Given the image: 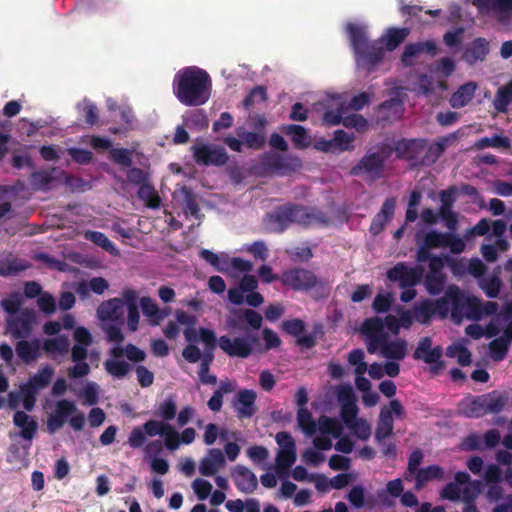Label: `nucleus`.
<instances>
[{
    "mask_svg": "<svg viewBox=\"0 0 512 512\" xmlns=\"http://www.w3.org/2000/svg\"><path fill=\"white\" fill-rule=\"evenodd\" d=\"M183 195V204L185 214L193 216L195 219H200V207L197 202V196L190 187L183 186L180 190Z\"/></svg>",
    "mask_w": 512,
    "mask_h": 512,
    "instance_id": "c03bdc74",
    "label": "nucleus"
},
{
    "mask_svg": "<svg viewBox=\"0 0 512 512\" xmlns=\"http://www.w3.org/2000/svg\"><path fill=\"white\" fill-rule=\"evenodd\" d=\"M252 267V263L248 260H244L240 257L229 258L225 255L221 263L220 272L237 276L239 273L250 272Z\"/></svg>",
    "mask_w": 512,
    "mask_h": 512,
    "instance_id": "2f4dec72",
    "label": "nucleus"
},
{
    "mask_svg": "<svg viewBox=\"0 0 512 512\" xmlns=\"http://www.w3.org/2000/svg\"><path fill=\"white\" fill-rule=\"evenodd\" d=\"M194 161L204 166H223L229 156L226 150L221 146H213L209 144H196L191 147Z\"/></svg>",
    "mask_w": 512,
    "mask_h": 512,
    "instance_id": "9b49d317",
    "label": "nucleus"
},
{
    "mask_svg": "<svg viewBox=\"0 0 512 512\" xmlns=\"http://www.w3.org/2000/svg\"><path fill=\"white\" fill-rule=\"evenodd\" d=\"M210 75L197 66L180 69L174 76L173 92L180 103L194 107L205 104L211 95Z\"/></svg>",
    "mask_w": 512,
    "mask_h": 512,
    "instance_id": "f03ea898",
    "label": "nucleus"
},
{
    "mask_svg": "<svg viewBox=\"0 0 512 512\" xmlns=\"http://www.w3.org/2000/svg\"><path fill=\"white\" fill-rule=\"evenodd\" d=\"M156 416L160 417L164 422L173 420L177 415V406L172 398H167L161 402L155 412Z\"/></svg>",
    "mask_w": 512,
    "mask_h": 512,
    "instance_id": "4d7b16f0",
    "label": "nucleus"
},
{
    "mask_svg": "<svg viewBox=\"0 0 512 512\" xmlns=\"http://www.w3.org/2000/svg\"><path fill=\"white\" fill-rule=\"evenodd\" d=\"M232 478L237 488L243 492L256 489V476L244 466H237L232 472Z\"/></svg>",
    "mask_w": 512,
    "mask_h": 512,
    "instance_id": "cd10ccee",
    "label": "nucleus"
},
{
    "mask_svg": "<svg viewBox=\"0 0 512 512\" xmlns=\"http://www.w3.org/2000/svg\"><path fill=\"white\" fill-rule=\"evenodd\" d=\"M407 352V342L404 339L388 340L385 338V343L382 350V355L385 358L393 360H403Z\"/></svg>",
    "mask_w": 512,
    "mask_h": 512,
    "instance_id": "e433bc0d",
    "label": "nucleus"
},
{
    "mask_svg": "<svg viewBox=\"0 0 512 512\" xmlns=\"http://www.w3.org/2000/svg\"><path fill=\"white\" fill-rule=\"evenodd\" d=\"M444 478V470L439 465L433 464L425 468H421L415 475L412 476V480L415 479V487L417 490L422 489L428 481L431 480H442Z\"/></svg>",
    "mask_w": 512,
    "mask_h": 512,
    "instance_id": "7c9ffc66",
    "label": "nucleus"
},
{
    "mask_svg": "<svg viewBox=\"0 0 512 512\" xmlns=\"http://www.w3.org/2000/svg\"><path fill=\"white\" fill-rule=\"evenodd\" d=\"M512 103V81L503 85L496 91L493 106L498 113H506Z\"/></svg>",
    "mask_w": 512,
    "mask_h": 512,
    "instance_id": "ea45409f",
    "label": "nucleus"
},
{
    "mask_svg": "<svg viewBox=\"0 0 512 512\" xmlns=\"http://www.w3.org/2000/svg\"><path fill=\"white\" fill-rule=\"evenodd\" d=\"M256 343V335L248 334L231 339L223 335L218 339L219 348L230 357L247 358L252 352V345Z\"/></svg>",
    "mask_w": 512,
    "mask_h": 512,
    "instance_id": "4468645a",
    "label": "nucleus"
},
{
    "mask_svg": "<svg viewBox=\"0 0 512 512\" xmlns=\"http://www.w3.org/2000/svg\"><path fill=\"white\" fill-rule=\"evenodd\" d=\"M477 87V83L473 81L461 85L452 94L450 98V105L456 109L466 106L473 99Z\"/></svg>",
    "mask_w": 512,
    "mask_h": 512,
    "instance_id": "c85d7f7f",
    "label": "nucleus"
},
{
    "mask_svg": "<svg viewBox=\"0 0 512 512\" xmlns=\"http://www.w3.org/2000/svg\"><path fill=\"white\" fill-rule=\"evenodd\" d=\"M282 329L287 334L297 337L296 344L305 349H311L316 345V337L313 334L301 336L306 330V324L301 319L285 320Z\"/></svg>",
    "mask_w": 512,
    "mask_h": 512,
    "instance_id": "f3484780",
    "label": "nucleus"
},
{
    "mask_svg": "<svg viewBox=\"0 0 512 512\" xmlns=\"http://www.w3.org/2000/svg\"><path fill=\"white\" fill-rule=\"evenodd\" d=\"M510 344L506 339L501 336L493 339L489 343V349L491 352V356L495 361L503 360L509 351Z\"/></svg>",
    "mask_w": 512,
    "mask_h": 512,
    "instance_id": "5fc2aeb1",
    "label": "nucleus"
},
{
    "mask_svg": "<svg viewBox=\"0 0 512 512\" xmlns=\"http://www.w3.org/2000/svg\"><path fill=\"white\" fill-rule=\"evenodd\" d=\"M54 375V369L50 366L41 368L35 375L31 376L26 384L23 386L38 392L41 389L47 387Z\"/></svg>",
    "mask_w": 512,
    "mask_h": 512,
    "instance_id": "c9c22d12",
    "label": "nucleus"
},
{
    "mask_svg": "<svg viewBox=\"0 0 512 512\" xmlns=\"http://www.w3.org/2000/svg\"><path fill=\"white\" fill-rule=\"evenodd\" d=\"M445 236L446 232L431 230L424 235L421 243L425 245V248L429 249L444 248Z\"/></svg>",
    "mask_w": 512,
    "mask_h": 512,
    "instance_id": "69168bd1",
    "label": "nucleus"
},
{
    "mask_svg": "<svg viewBox=\"0 0 512 512\" xmlns=\"http://www.w3.org/2000/svg\"><path fill=\"white\" fill-rule=\"evenodd\" d=\"M69 349L70 341L67 335L45 339L42 343V350L51 357H54L55 354L65 355Z\"/></svg>",
    "mask_w": 512,
    "mask_h": 512,
    "instance_id": "473e14b6",
    "label": "nucleus"
},
{
    "mask_svg": "<svg viewBox=\"0 0 512 512\" xmlns=\"http://www.w3.org/2000/svg\"><path fill=\"white\" fill-rule=\"evenodd\" d=\"M396 200L394 197L387 198L380 209V211L373 217L369 232L376 236L379 235L384 229L386 224L393 218L395 212Z\"/></svg>",
    "mask_w": 512,
    "mask_h": 512,
    "instance_id": "a211bd4d",
    "label": "nucleus"
},
{
    "mask_svg": "<svg viewBox=\"0 0 512 512\" xmlns=\"http://www.w3.org/2000/svg\"><path fill=\"white\" fill-rule=\"evenodd\" d=\"M137 197L143 201L148 208L158 209L160 207L161 198L150 181L138 188Z\"/></svg>",
    "mask_w": 512,
    "mask_h": 512,
    "instance_id": "4c0bfd02",
    "label": "nucleus"
},
{
    "mask_svg": "<svg viewBox=\"0 0 512 512\" xmlns=\"http://www.w3.org/2000/svg\"><path fill=\"white\" fill-rule=\"evenodd\" d=\"M147 430L150 433V437L157 435L164 437V445L170 451L178 449L181 443L180 434L168 422L157 420V422H152Z\"/></svg>",
    "mask_w": 512,
    "mask_h": 512,
    "instance_id": "dca6fc26",
    "label": "nucleus"
},
{
    "mask_svg": "<svg viewBox=\"0 0 512 512\" xmlns=\"http://www.w3.org/2000/svg\"><path fill=\"white\" fill-rule=\"evenodd\" d=\"M104 368L114 378L122 379L131 370L132 366L124 360L108 359L104 362Z\"/></svg>",
    "mask_w": 512,
    "mask_h": 512,
    "instance_id": "09e8293b",
    "label": "nucleus"
},
{
    "mask_svg": "<svg viewBox=\"0 0 512 512\" xmlns=\"http://www.w3.org/2000/svg\"><path fill=\"white\" fill-rule=\"evenodd\" d=\"M237 287L246 294V303L256 308V276L244 275Z\"/></svg>",
    "mask_w": 512,
    "mask_h": 512,
    "instance_id": "49530a36",
    "label": "nucleus"
},
{
    "mask_svg": "<svg viewBox=\"0 0 512 512\" xmlns=\"http://www.w3.org/2000/svg\"><path fill=\"white\" fill-rule=\"evenodd\" d=\"M507 404V397L498 391L471 397L459 405L460 413L467 418H480L500 413Z\"/></svg>",
    "mask_w": 512,
    "mask_h": 512,
    "instance_id": "20e7f679",
    "label": "nucleus"
},
{
    "mask_svg": "<svg viewBox=\"0 0 512 512\" xmlns=\"http://www.w3.org/2000/svg\"><path fill=\"white\" fill-rule=\"evenodd\" d=\"M427 146L425 139H402L395 145L396 153L399 157L408 160H416Z\"/></svg>",
    "mask_w": 512,
    "mask_h": 512,
    "instance_id": "4be33fe9",
    "label": "nucleus"
},
{
    "mask_svg": "<svg viewBox=\"0 0 512 512\" xmlns=\"http://www.w3.org/2000/svg\"><path fill=\"white\" fill-rule=\"evenodd\" d=\"M256 401V392L253 390H240L235 396L233 407L238 418H249L253 415V405Z\"/></svg>",
    "mask_w": 512,
    "mask_h": 512,
    "instance_id": "5701e85b",
    "label": "nucleus"
},
{
    "mask_svg": "<svg viewBox=\"0 0 512 512\" xmlns=\"http://www.w3.org/2000/svg\"><path fill=\"white\" fill-rule=\"evenodd\" d=\"M225 465L224 454L220 449H210L208 454L200 461L199 471L203 476H213L219 468Z\"/></svg>",
    "mask_w": 512,
    "mask_h": 512,
    "instance_id": "393cba45",
    "label": "nucleus"
},
{
    "mask_svg": "<svg viewBox=\"0 0 512 512\" xmlns=\"http://www.w3.org/2000/svg\"><path fill=\"white\" fill-rule=\"evenodd\" d=\"M238 139L233 136H227L224 139V143L233 151L241 152L243 143H246L248 147H256V132H247L244 127H238L236 129Z\"/></svg>",
    "mask_w": 512,
    "mask_h": 512,
    "instance_id": "c756f323",
    "label": "nucleus"
},
{
    "mask_svg": "<svg viewBox=\"0 0 512 512\" xmlns=\"http://www.w3.org/2000/svg\"><path fill=\"white\" fill-rule=\"evenodd\" d=\"M386 159L387 155L382 152H367L351 168L350 174L353 176L365 175L367 180L376 181L383 177Z\"/></svg>",
    "mask_w": 512,
    "mask_h": 512,
    "instance_id": "6e6552de",
    "label": "nucleus"
},
{
    "mask_svg": "<svg viewBox=\"0 0 512 512\" xmlns=\"http://www.w3.org/2000/svg\"><path fill=\"white\" fill-rule=\"evenodd\" d=\"M84 238L112 255H118L119 253L114 243L103 232L87 230L84 232Z\"/></svg>",
    "mask_w": 512,
    "mask_h": 512,
    "instance_id": "79ce46f5",
    "label": "nucleus"
},
{
    "mask_svg": "<svg viewBox=\"0 0 512 512\" xmlns=\"http://www.w3.org/2000/svg\"><path fill=\"white\" fill-rule=\"evenodd\" d=\"M434 315L436 314L430 299L423 300L415 307V317L422 324L429 323Z\"/></svg>",
    "mask_w": 512,
    "mask_h": 512,
    "instance_id": "13d9d810",
    "label": "nucleus"
},
{
    "mask_svg": "<svg viewBox=\"0 0 512 512\" xmlns=\"http://www.w3.org/2000/svg\"><path fill=\"white\" fill-rule=\"evenodd\" d=\"M297 458L296 452L278 450L276 455V466L279 474L288 473L289 469L295 463Z\"/></svg>",
    "mask_w": 512,
    "mask_h": 512,
    "instance_id": "603ef678",
    "label": "nucleus"
},
{
    "mask_svg": "<svg viewBox=\"0 0 512 512\" xmlns=\"http://www.w3.org/2000/svg\"><path fill=\"white\" fill-rule=\"evenodd\" d=\"M280 130L283 134L290 137L294 147L297 149H305L311 144V138L303 126L288 124L283 125Z\"/></svg>",
    "mask_w": 512,
    "mask_h": 512,
    "instance_id": "bb28decb",
    "label": "nucleus"
},
{
    "mask_svg": "<svg viewBox=\"0 0 512 512\" xmlns=\"http://www.w3.org/2000/svg\"><path fill=\"white\" fill-rule=\"evenodd\" d=\"M41 350L42 344L38 338L32 340L19 339L15 344V352L25 364H30L40 358Z\"/></svg>",
    "mask_w": 512,
    "mask_h": 512,
    "instance_id": "6ab92c4d",
    "label": "nucleus"
},
{
    "mask_svg": "<svg viewBox=\"0 0 512 512\" xmlns=\"http://www.w3.org/2000/svg\"><path fill=\"white\" fill-rule=\"evenodd\" d=\"M442 355V347L439 345L432 347V339L429 336L421 338L413 352V358L432 365L431 371L435 374L443 368Z\"/></svg>",
    "mask_w": 512,
    "mask_h": 512,
    "instance_id": "f8f14e48",
    "label": "nucleus"
},
{
    "mask_svg": "<svg viewBox=\"0 0 512 512\" xmlns=\"http://www.w3.org/2000/svg\"><path fill=\"white\" fill-rule=\"evenodd\" d=\"M480 288L485 292L489 298H497L502 286V281L497 275H492L489 278H483L479 281Z\"/></svg>",
    "mask_w": 512,
    "mask_h": 512,
    "instance_id": "864d4df0",
    "label": "nucleus"
},
{
    "mask_svg": "<svg viewBox=\"0 0 512 512\" xmlns=\"http://www.w3.org/2000/svg\"><path fill=\"white\" fill-rule=\"evenodd\" d=\"M364 357V351L360 348L353 349L348 355V362L355 366L356 375H364L367 372L368 365L364 361Z\"/></svg>",
    "mask_w": 512,
    "mask_h": 512,
    "instance_id": "052dcab7",
    "label": "nucleus"
},
{
    "mask_svg": "<svg viewBox=\"0 0 512 512\" xmlns=\"http://www.w3.org/2000/svg\"><path fill=\"white\" fill-rule=\"evenodd\" d=\"M361 332L366 337H375V340H379V338L382 337H387V335L384 333L383 320L378 317L365 319L361 326Z\"/></svg>",
    "mask_w": 512,
    "mask_h": 512,
    "instance_id": "a18cd8bd",
    "label": "nucleus"
},
{
    "mask_svg": "<svg viewBox=\"0 0 512 512\" xmlns=\"http://www.w3.org/2000/svg\"><path fill=\"white\" fill-rule=\"evenodd\" d=\"M455 139L453 135L440 137L437 141L433 142L428 146L424 156L421 159V164L425 166H431L437 162V160L445 152L448 145Z\"/></svg>",
    "mask_w": 512,
    "mask_h": 512,
    "instance_id": "a878e982",
    "label": "nucleus"
},
{
    "mask_svg": "<svg viewBox=\"0 0 512 512\" xmlns=\"http://www.w3.org/2000/svg\"><path fill=\"white\" fill-rule=\"evenodd\" d=\"M281 283L294 291L307 292L312 289L322 293L329 291L326 279L318 277L313 271L305 268H291L281 275Z\"/></svg>",
    "mask_w": 512,
    "mask_h": 512,
    "instance_id": "423d86ee",
    "label": "nucleus"
},
{
    "mask_svg": "<svg viewBox=\"0 0 512 512\" xmlns=\"http://www.w3.org/2000/svg\"><path fill=\"white\" fill-rule=\"evenodd\" d=\"M297 422L299 428L308 436L315 434L317 424L312 417V413L307 408H299L297 411Z\"/></svg>",
    "mask_w": 512,
    "mask_h": 512,
    "instance_id": "de8ad7c7",
    "label": "nucleus"
},
{
    "mask_svg": "<svg viewBox=\"0 0 512 512\" xmlns=\"http://www.w3.org/2000/svg\"><path fill=\"white\" fill-rule=\"evenodd\" d=\"M409 33L408 28L391 27L387 29L386 34L379 39V42L385 44L386 50L393 51L405 41Z\"/></svg>",
    "mask_w": 512,
    "mask_h": 512,
    "instance_id": "f704fd0d",
    "label": "nucleus"
},
{
    "mask_svg": "<svg viewBox=\"0 0 512 512\" xmlns=\"http://www.w3.org/2000/svg\"><path fill=\"white\" fill-rule=\"evenodd\" d=\"M457 187L450 186L439 192L441 205L438 210V216L442 219L445 226L450 231H456L458 228V214L453 211L457 199Z\"/></svg>",
    "mask_w": 512,
    "mask_h": 512,
    "instance_id": "ddd939ff",
    "label": "nucleus"
},
{
    "mask_svg": "<svg viewBox=\"0 0 512 512\" xmlns=\"http://www.w3.org/2000/svg\"><path fill=\"white\" fill-rule=\"evenodd\" d=\"M394 423L393 417L390 416V412L381 410L380 420L375 431V439L378 443H382L387 437L393 434Z\"/></svg>",
    "mask_w": 512,
    "mask_h": 512,
    "instance_id": "a19ab883",
    "label": "nucleus"
},
{
    "mask_svg": "<svg viewBox=\"0 0 512 512\" xmlns=\"http://www.w3.org/2000/svg\"><path fill=\"white\" fill-rule=\"evenodd\" d=\"M378 109L380 112L388 111V115L386 118H398L403 113V103L398 98H390L384 102H382Z\"/></svg>",
    "mask_w": 512,
    "mask_h": 512,
    "instance_id": "680f3d73",
    "label": "nucleus"
},
{
    "mask_svg": "<svg viewBox=\"0 0 512 512\" xmlns=\"http://www.w3.org/2000/svg\"><path fill=\"white\" fill-rule=\"evenodd\" d=\"M448 296L452 298V319L459 323L464 317L478 321L483 317V303L475 296L466 295L458 286L448 287Z\"/></svg>",
    "mask_w": 512,
    "mask_h": 512,
    "instance_id": "39448f33",
    "label": "nucleus"
},
{
    "mask_svg": "<svg viewBox=\"0 0 512 512\" xmlns=\"http://www.w3.org/2000/svg\"><path fill=\"white\" fill-rule=\"evenodd\" d=\"M129 169L126 171L127 181L130 184L141 186L146 182L150 181V175L148 172L144 171L138 167H128Z\"/></svg>",
    "mask_w": 512,
    "mask_h": 512,
    "instance_id": "338daca9",
    "label": "nucleus"
},
{
    "mask_svg": "<svg viewBox=\"0 0 512 512\" xmlns=\"http://www.w3.org/2000/svg\"><path fill=\"white\" fill-rule=\"evenodd\" d=\"M424 54L422 42L410 43L405 46L404 51L402 53V62L406 66L414 65L413 58Z\"/></svg>",
    "mask_w": 512,
    "mask_h": 512,
    "instance_id": "774afa93",
    "label": "nucleus"
},
{
    "mask_svg": "<svg viewBox=\"0 0 512 512\" xmlns=\"http://www.w3.org/2000/svg\"><path fill=\"white\" fill-rule=\"evenodd\" d=\"M489 51V42L483 37H477L466 47L462 57L467 64L474 65L484 61Z\"/></svg>",
    "mask_w": 512,
    "mask_h": 512,
    "instance_id": "aec40b11",
    "label": "nucleus"
},
{
    "mask_svg": "<svg viewBox=\"0 0 512 512\" xmlns=\"http://www.w3.org/2000/svg\"><path fill=\"white\" fill-rule=\"evenodd\" d=\"M13 423L20 428L19 436L31 442L38 431V422L25 411L18 410L13 415Z\"/></svg>",
    "mask_w": 512,
    "mask_h": 512,
    "instance_id": "412c9836",
    "label": "nucleus"
},
{
    "mask_svg": "<svg viewBox=\"0 0 512 512\" xmlns=\"http://www.w3.org/2000/svg\"><path fill=\"white\" fill-rule=\"evenodd\" d=\"M318 429L322 435H331L334 438H339L343 433V426L339 420L324 415L318 419Z\"/></svg>",
    "mask_w": 512,
    "mask_h": 512,
    "instance_id": "37998d69",
    "label": "nucleus"
},
{
    "mask_svg": "<svg viewBox=\"0 0 512 512\" xmlns=\"http://www.w3.org/2000/svg\"><path fill=\"white\" fill-rule=\"evenodd\" d=\"M226 326L229 330L237 333L256 335V310L253 309H232L226 318Z\"/></svg>",
    "mask_w": 512,
    "mask_h": 512,
    "instance_id": "1a4fd4ad",
    "label": "nucleus"
},
{
    "mask_svg": "<svg viewBox=\"0 0 512 512\" xmlns=\"http://www.w3.org/2000/svg\"><path fill=\"white\" fill-rule=\"evenodd\" d=\"M333 143L334 147L340 151H351L354 149L352 142L354 141V135L348 134L344 130H336L334 132Z\"/></svg>",
    "mask_w": 512,
    "mask_h": 512,
    "instance_id": "bf43d9fd",
    "label": "nucleus"
},
{
    "mask_svg": "<svg viewBox=\"0 0 512 512\" xmlns=\"http://www.w3.org/2000/svg\"><path fill=\"white\" fill-rule=\"evenodd\" d=\"M302 168V161L298 157L283 156L277 152H266L258 162V170L265 174L287 175Z\"/></svg>",
    "mask_w": 512,
    "mask_h": 512,
    "instance_id": "0eeeda50",
    "label": "nucleus"
},
{
    "mask_svg": "<svg viewBox=\"0 0 512 512\" xmlns=\"http://www.w3.org/2000/svg\"><path fill=\"white\" fill-rule=\"evenodd\" d=\"M124 314V302L120 298H112L102 302L98 309L97 315L102 321H118Z\"/></svg>",
    "mask_w": 512,
    "mask_h": 512,
    "instance_id": "b1692460",
    "label": "nucleus"
},
{
    "mask_svg": "<svg viewBox=\"0 0 512 512\" xmlns=\"http://www.w3.org/2000/svg\"><path fill=\"white\" fill-rule=\"evenodd\" d=\"M110 160L120 166H132V152L126 148H112L110 149Z\"/></svg>",
    "mask_w": 512,
    "mask_h": 512,
    "instance_id": "e2e57ef3",
    "label": "nucleus"
},
{
    "mask_svg": "<svg viewBox=\"0 0 512 512\" xmlns=\"http://www.w3.org/2000/svg\"><path fill=\"white\" fill-rule=\"evenodd\" d=\"M424 268L414 266L409 268L405 262H399L386 272L387 279L398 282L400 288H413L422 279Z\"/></svg>",
    "mask_w": 512,
    "mask_h": 512,
    "instance_id": "9d476101",
    "label": "nucleus"
},
{
    "mask_svg": "<svg viewBox=\"0 0 512 512\" xmlns=\"http://www.w3.org/2000/svg\"><path fill=\"white\" fill-rule=\"evenodd\" d=\"M30 264L23 259L9 255L4 259H0V275L3 277L14 276L28 269Z\"/></svg>",
    "mask_w": 512,
    "mask_h": 512,
    "instance_id": "72a5a7b5",
    "label": "nucleus"
},
{
    "mask_svg": "<svg viewBox=\"0 0 512 512\" xmlns=\"http://www.w3.org/2000/svg\"><path fill=\"white\" fill-rule=\"evenodd\" d=\"M424 453L420 448H416L412 451L408 459V466L404 474V478L407 481L412 480V476L417 473L420 469L419 466L423 462Z\"/></svg>",
    "mask_w": 512,
    "mask_h": 512,
    "instance_id": "6e6d98bb",
    "label": "nucleus"
},
{
    "mask_svg": "<svg viewBox=\"0 0 512 512\" xmlns=\"http://www.w3.org/2000/svg\"><path fill=\"white\" fill-rule=\"evenodd\" d=\"M35 312L32 309H22L18 315L7 319V332L14 339L27 338L33 329Z\"/></svg>",
    "mask_w": 512,
    "mask_h": 512,
    "instance_id": "2eb2a0df",
    "label": "nucleus"
},
{
    "mask_svg": "<svg viewBox=\"0 0 512 512\" xmlns=\"http://www.w3.org/2000/svg\"><path fill=\"white\" fill-rule=\"evenodd\" d=\"M152 422H157V420L150 419L143 425L136 426L132 429L128 436V444L131 448L138 449L144 447L146 444L147 436L150 437V433L147 429Z\"/></svg>",
    "mask_w": 512,
    "mask_h": 512,
    "instance_id": "58836bf2",
    "label": "nucleus"
},
{
    "mask_svg": "<svg viewBox=\"0 0 512 512\" xmlns=\"http://www.w3.org/2000/svg\"><path fill=\"white\" fill-rule=\"evenodd\" d=\"M347 31L358 65L371 71L383 59L384 48L369 42L365 30L356 24H349Z\"/></svg>",
    "mask_w": 512,
    "mask_h": 512,
    "instance_id": "7ed1b4c3",
    "label": "nucleus"
},
{
    "mask_svg": "<svg viewBox=\"0 0 512 512\" xmlns=\"http://www.w3.org/2000/svg\"><path fill=\"white\" fill-rule=\"evenodd\" d=\"M314 223L327 226L330 219L326 213L315 207H307L292 202L274 207L263 218L264 228L275 233L284 232L291 224L309 227Z\"/></svg>",
    "mask_w": 512,
    "mask_h": 512,
    "instance_id": "f257e3e1",
    "label": "nucleus"
},
{
    "mask_svg": "<svg viewBox=\"0 0 512 512\" xmlns=\"http://www.w3.org/2000/svg\"><path fill=\"white\" fill-rule=\"evenodd\" d=\"M445 281V274L427 273L424 279V285L430 295H438L443 291Z\"/></svg>",
    "mask_w": 512,
    "mask_h": 512,
    "instance_id": "8fccbe9b",
    "label": "nucleus"
},
{
    "mask_svg": "<svg viewBox=\"0 0 512 512\" xmlns=\"http://www.w3.org/2000/svg\"><path fill=\"white\" fill-rule=\"evenodd\" d=\"M482 482L479 480H473L467 483L461 490L462 499L465 504H475V499L481 492Z\"/></svg>",
    "mask_w": 512,
    "mask_h": 512,
    "instance_id": "0e129e2a",
    "label": "nucleus"
},
{
    "mask_svg": "<svg viewBox=\"0 0 512 512\" xmlns=\"http://www.w3.org/2000/svg\"><path fill=\"white\" fill-rule=\"evenodd\" d=\"M511 143L508 137H504L501 135H494L492 137H483L475 143V147L479 150L485 149L488 147L493 148H510Z\"/></svg>",
    "mask_w": 512,
    "mask_h": 512,
    "instance_id": "3c124183",
    "label": "nucleus"
}]
</instances>
